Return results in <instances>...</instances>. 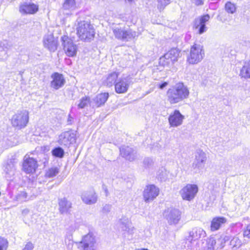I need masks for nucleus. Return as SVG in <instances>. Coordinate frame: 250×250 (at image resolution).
<instances>
[{"mask_svg": "<svg viewBox=\"0 0 250 250\" xmlns=\"http://www.w3.org/2000/svg\"><path fill=\"white\" fill-rule=\"evenodd\" d=\"M189 91L187 86L182 83H178L167 91V100L171 104L178 103L187 99Z\"/></svg>", "mask_w": 250, "mask_h": 250, "instance_id": "1", "label": "nucleus"}, {"mask_svg": "<svg viewBox=\"0 0 250 250\" xmlns=\"http://www.w3.org/2000/svg\"><path fill=\"white\" fill-rule=\"evenodd\" d=\"M77 34L81 40L90 41L94 37L95 31L93 25L89 22L82 21L78 23Z\"/></svg>", "mask_w": 250, "mask_h": 250, "instance_id": "2", "label": "nucleus"}, {"mask_svg": "<svg viewBox=\"0 0 250 250\" xmlns=\"http://www.w3.org/2000/svg\"><path fill=\"white\" fill-rule=\"evenodd\" d=\"M204 55L203 46L194 44L190 48V54L188 57L187 61L190 64H197L202 60Z\"/></svg>", "mask_w": 250, "mask_h": 250, "instance_id": "3", "label": "nucleus"}, {"mask_svg": "<svg viewBox=\"0 0 250 250\" xmlns=\"http://www.w3.org/2000/svg\"><path fill=\"white\" fill-rule=\"evenodd\" d=\"M113 32L116 38L123 41H128L136 36V32L131 29H126L125 27L116 26L113 28Z\"/></svg>", "mask_w": 250, "mask_h": 250, "instance_id": "4", "label": "nucleus"}, {"mask_svg": "<svg viewBox=\"0 0 250 250\" xmlns=\"http://www.w3.org/2000/svg\"><path fill=\"white\" fill-rule=\"evenodd\" d=\"M29 121V113L26 110H23L14 115L11 119L13 126L22 128L25 127Z\"/></svg>", "mask_w": 250, "mask_h": 250, "instance_id": "5", "label": "nucleus"}, {"mask_svg": "<svg viewBox=\"0 0 250 250\" xmlns=\"http://www.w3.org/2000/svg\"><path fill=\"white\" fill-rule=\"evenodd\" d=\"M198 191V188L195 184H187L179 191V193L184 200L190 201L196 196Z\"/></svg>", "mask_w": 250, "mask_h": 250, "instance_id": "6", "label": "nucleus"}, {"mask_svg": "<svg viewBox=\"0 0 250 250\" xmlns=\"http://www.w3.org/2000/svg\"><path fill=\"white\" fill-rule=\"evenodd\" d=\"M77 249L78 250H96L95 237L90 233L85 235L77 244Z\"/></svg>", "mask_w": 250, "mask_h": 250, "instance_id": "7", "label": "nucleus"}, {"mask_svg": "<svg viewBox=\"0 0 250 250\" xmlns=\"http://www.w3.org/2000/svg\"><path fill=\"white\" fill-rule=\"evenodd\" d=\"M63 50L67 56L70 57L76 55L78 47L73 42L66 36L61 38Z\"/></svg>", "mask_w": 250, "mask_h": 250, "instance_id": "8", "label": "nucleus"}, {"mask_svg": "<svg viewBox=\"0 0 250 250\" xmlns=\"http://www.w3.org/2000/svg\"><path fill=\"white\" fill-rule=\"evenodd\" d=\"M181 213L178 209L169 208L166 209L163 216L169 225H176L181 219Z\"/></svg>", "mask_w": 250, "mask_h": 250, "instance_id": "9", "label": "nucleus"}, {"mask_svg": "<svg viewBox=\"0 0 250 250\" xmlns=\"http://www.w3.org/2000/svg\"><path fill=\"white\" fill-rule=\"evenodd\" d=\"M207 160L206 154L202 150H197L195 154V159L192 164V168L196 173H199L205 166Z\"/></svg>", "mask_w": 250, "mask_h": 250, "instance_id": "10", "label": "nucleus"}, {"mask_svg": "<svg viewBox=\"0 0 250 250\" xmlns=\"http://www.w3.org/2000/svg\"><path fill=\"white\" fill-rule=\"evenodd\" d=\"M132 83V78L129 76L118 79L115 83V92L118 94L126 93Z\"/></svg>", "mask_w": 250, "mask_h": 250, "instance_id": "11", "label": "nucleus"}, {"mask_svg": "<svg viewBox=\"0 0 250 250\" xmlns=\"http://www.w3.org/2000/svg\"><path fill=\"white\" fill-rule=\"evenodd\" d=\"M76 140V134L71 131H67L59 136L58 142L62 146L69 147L71 144L75 143Z\"/></svg>", "mask_w": 250, "mask_h": 250, "instance_id": "12", "label": "nucleus"}, {"mask_svg": "<svg viewBox=\"0 0 250 250\" xmlns=\"http://www.w3.org/2000/svg\"><path fill=\"white\" fill-rule=\"evenodd\" d=\"M179 54L180 51L178 49L172 48L160 58V62L165 65L169 64L170 61L172 62L177 61Z\"/></svg>", "mask_w": 250, "mask_h": 250, "instance_id": "13", "label": "nucleus"}, {"mask_svg": "<svg viewBox=\"0 0 250 250\" xmlns=\"http://www.w3.org/2000/svg\"><path fill=\"white\" fill-rule=\"evenodd\" d=\"M185 117L178 110H175L169 115L168 121L171 127H176L182 125Z\"/></svg>", "mask_w": 250, "mask_h": 250, "instance_id": "14", "label": "nucleus"}, {"mask_svg": "<svg viewBox=\"0 0 250 250\" xmlns=\"http://www.w3.org/2000/svg\"><path fill=\"white\" fill-rule=\"evenodd\" d=\"M159 193V189L154 185L146 187L144 191V198L146 202L153 200Z\"/></svg>", "mask_w": 250, "mask_h": 250, "instance_id": "15", "label": "nucleus"}, {"mask_svg": "<svg viewBox=\"0 0 250 250\" xmlns=\"http://www.w3.org/2000/svg\"><path fill=\"white\" fill-rule=\"evenodd\" d=\"M38 167L37 161L33 158L25 156L23 163V170L26 173H33Z\"/></svg>", "mask_w": 250, "mask_h": 250, "instance_id": "16", "label": "nucleus"}, {"mask_svg": "<svg viewBox=\"0 0 250 250\" xmlns=\"http://www.w3.org/2000/svg\"><path fill=\"white\" fill-rule=\"evenodd\" d=\"M51 77L52 79L50 83L51 87L56 90L62 87L65 83V80L62 74L55 72L52 74Z\"/></svg>", "mask_w": 250, "mask_h": 250, "instance_id": "17", "label": "nucleus"}, {"mask_svg": "<svg viewBox=\"0 0 250 250\" xmlns=\"http://www.w3.org/2000/svg\"><path fill=\"white\" fill-rule=\"evenodd\" d=\"M206 234V232L202 228H194L189 232V235L187 237V240L190 243L192 241H196L205 237Z\"/></svg>", "mask_w": 250, "mask_h": 250, "instance_id": "18", "label": "nucleus"}, {"mask_svg": "<svg viewBox=\"0 0 250 250\" xmlns=\"http://www.w3.org/2000/svg\"><path fill=\"white\" fill-rule=\"evenodd\" d=\"M43 45L44 47L47 48L51 52H54L57 48V42L54 36L51 35H47L43 38Z\"/></svg>", "mask_w": 250, "mask_h": 250, "instance_id": "19", "label": "nucleus"}, {"mask_svg": "<svg viewBox=\"0 0 250 250\" xmlns=\"http://www.w3.org/2000/svg\"><path fill=\"white\" fill-rule=\"evenodd\" d=\"M121 155L129 161H132L136 157V151L128 146H122L120 148Z\"/></svg>", "mask_w": 250, "mask_h": 250, "instance_id": "20", "label": "nucleus"}, {"mask_svg": "<svg viewBox=\"0 0 250 250\" xmlns=\"http://www.w3.org/2000/svg\"><path fill=\"white\" fill-rule=\"evenodd\" d=\"M59 210L61 214H67L70 213L72 208L71 202L66 198L59 199Z\"/></svg>", "mask_w": 250, "mask_h": 250, "instance_id": "21", "label": "nucleus"}, {"mask_svg": "<svg viewBox=\"0 0 250 250\" xmlns=\"http://www.w3.org/2000/svg\"><path fill=\"white\" fill-rule=\"evenodd\" d=\"M38 6L34 3H24L20 7L21 12L25 14H34L38 11Z\"/></svg>", "mask_w": 250, "mask_h": 250, "instance_id": "22", "label": "nucleus"}, {"mask_svg": "<svg viewBox=\"0 0 250 250\" xmlns=\"http://www.w3.org/2000/svg\"><path fill=\"white\" fill-rule=\"evenodd\" d=\"M83 201L88 205L95 204L97 200V197L93 191H88L83 193L82 195Z\"/></svg>", "mask_w": 250, "mask_h": 250, "instance_id": "23", "label": "nucleus"}, {"mask_svg": "<svg viewBox=\"0 0 250 250\" xmlns=\"http://www.w3.org/2000/svg\"><path fill=\"white\" fill-rule=\"evenodd\" d=\"M226 221V219L223 217L214 218L211 222V230L213 231L218 230Z\"/></svg>", "mask_w": 250, "mask_h": 250, "instance_id": "24", "label": "nucleus"}, {"mask_svg": "<svg viewBox=\"0 0 250 250\" xmlns=\"http://www.w3.org/2000/svg\"><path fill=\"white\" fill-rule=\"evenodd\" d=\"M108 97L109 95L108 93H102L97 95L93 99L95 106L99 107L104 104L108 99Z\"/></svg>", "mask_w": 250, "mask_h": 250, "instance_id": "25", "label": "nucleus"}, {"mask_svg": "<svg viewBox=\"0 0 250 250\" xmlns=\"http://www.w3.org/2000/svg\"><path fill=\"white\" fill-rule=\"evenodd\" d=\"M240 76L245 79L250 78V61L246 62L240 72Z\"/></svg>", "mask_w": 250, "mask_h": 250, "instance_id": "26", "label": "nucleus"}, {"mask_svg": "<svg viewBox=\"0 0 250 250\" xmlns=\"http://www.w3.org/2000/svg\"><path fill=\"white\" fill-rule=\"evenodd\" d=\"M119 73L113 72L109 74L105 81V84L109 86H112L113 85H115L116 82L118 80V77Z\"/></svg>", "mask_w": 250, "mask_h": 250, "instance_id": "27", "label": "nucleus"}, {"mask_svg": "<svg viewBox=\"0 0 250 250\" xmlns=\"http://www.w3.org/2000/svg\"><path fill=\"white\" fill-rule=\"evenodd\" d=\"M4 171L8 175V177L10 178L12 176L14 175L15 171V162L11 160L8 161L5 166Z\"/></svg>", "mask_w": 250, "mask_h": 250, "instance_id": "28", "label": "nucleus"}, {"mask_svg": "<svg viewBox=\"0 0 250 250\" xmlns=\"http://www.w3.org/2000/svg\"><path fill=\"white\" fill-rule=\"evenodd\" d=\"M63 8L65 10H73L76 8L75 0H65L63 4Z\"/></svg>", "mask_w": 250, "mask_h": 250, "instance_id": "29", "label": "nucleus"}, {"mask_svg": "<svg viewBox=\"0 0 250 250\" xmlns=\"http://www.w3.org/2000/svg\"><path fill=\"white\" fill-rule=\"evenodd\" d=\"M90 103V100L89 97L84 96L82 97L78 104L79 109H83L86 107Z\"/></svg>", "mask_w": 250, "mask_h": 250, "instance_id": "30", "label": "nucleus"}, {"mask_svg": "<svg viewBox=\"0 0 250 250\" xmlns=\"http://www.w3.org/2000/svg\"><path fill=\"white\" fill-rule=\"evenodd\" d=\"M171 2V0H157V8L160 12L164 10L165 7Z\"/></svg>", "mask_w": 250, "mask_h": 250, "instance_id": "31", "label": "nucleus"}, {"mask_svg": "<svg viewBox=\"0 0 250 250\" xmlns=\"http://www.w3.org/2000/svg\"><path fill=\"white\" fill-rule=\"evenodd\" d=\"M59 173V169L57 167H51L46 170L45 177L52 178L56 176Z\"/></svg>", "mask_w": 250, "mask_h": 250, "instance_id": "32", "label": "nucleus"}, {"mask_svg": "<svg viewBox=\"0 0 250 250\" xmlns=\"http://www.w3.org/2000/svg\"><path fill=\"white\" fill-rule=\"evenodd\" d=\"M52 155L56 157L62 158L64 156V152L62 147L58 146L54 148L52 150Z\"/></svg>", "mask_w": 250, "mask_h": 250, "instance_id": "33", "label": "nucleus"}, {"mask_svg": "<svg viewBox=\"0 0 250 250\" xmlns=\"http://www.w3.org/2000/svg\"><path fill=\"white\" fill-rule=\"evenodd\" d=\"M134 231L135 228L134 227L132 226L123 231V235L125 238L129 240L132 238Z\"/></svg>", "mask_w": 250, "mask_h": 250, "instance_id": "34", "label": "nucleus"}, {"mask_svg": "<svg viewBox=\"0 0 250 250\" xmlns=\"http://www.w3.org/2000/svg\"><path fill=\"white\" fill-rule=\"evenodd\" d=\"M195 27L196 29H198V33L199 34H202L207 30V27L206 24L200 23L198 21H195Z\"/></svg>", "mask_w": 250, "mask_h": 250, "instance_id": "35", "label": "nucleus"}, {"mask_svg": "<svg viewBox=\"0 0 250 250\" xmlns=\"http://www.w3.org/2000/svg\"><path fill=\"white\" fill-rule=\"evenodd\" d=\"M241 240L237 237H233L230 241V245L232 246L234 250H236L241 246Z\"/></svg>", "mask_w": 250, "mask_h": 250, "instance_id": "36", "label": "nucleus"}, {"mask_svg": "<svg viewBox=\"0 0 250 250\" xmlns=\"http://www.w3.org/2000/svg\"><path fill=\"white\" fill-rule=\"evenodd\" d=\"M143 164V167L145 169H149L152 167L154 165V162L152 159L147 157L144 159Z\"/></svg>", "mask_w": 250, "mask_h": 250, "instance_id": "37", "label": "nucleus"}, {"mask_svg": "<svg viewBox=\"0 0 250 250\" xmlns=\"http://www.w3.org/2000/svg\"><path fill=\"white\" fill-rule=\"evenodd\" d=\"M235 5L231 2H227L225 5V9L226 11L230 14H233L236 11Z\"/></svg>", "mask_w": 250, "mask_h": 250, "instance_id": "38", "label": "nucleus"}, {"mask_svg": "<svg viewBox=\"0 0 250 250\" xmlns=\"http://www.w3.org/2000/svg\"><path fill=\"white\" fill-rule=\"evenodd\" d=\"M168 172L164 168L160 169L158 172L157 176L161 181H165L168 178Z\"/></svg>", "mask_w": 250, "mask_h": 250, "instance_id": "39", "label": "nucleus"}, {"mask_svg": "<svg viewBox=\"0 0 250 250\" xmlns=\"http://www.w3.org/2000/svg\"><path fill=\"white\" fill-rule=\"evenodd\" d=\"M132 224L128 218L123 217L119 220V226L120 229L123 227Z\"/></svg>", "mask_w": 250, "mask_h": 250, "instance_id": "40", "label": "nucleus"}, {"mask_svg": "<svg viewBox=\"0 0 250 250\" xmlns=\"http://www.w3.org/2000/svg\"><path fill=\"white\" fill-rule=\"evenodd\" d=\"M11 44L7 41L0 42V50L6 52L10 49Z\"/></svg>", "mask_w": 250, "mask_h": 250, "instance_id": "41", "label": "nucleus"}, {"mask_svg": "<svg viewBox=\"0 0 250 250\" xmlns=\"http://www.w3.org/2000/svg\"><path fill=\"white\" fill-rule=\"evenodd\" d=\"M8 247V241L4 238L0 237V250H7Z\"/></svg>", "mask_w": 250, "mask_h": 250, "instance_id": "42", "label": "nucleus"}, {"mask_svg": "<svg viewBox=\"0 0 250 250\" xmlns=\"http://www.w3.org/2000/svg\"><path fill=\"white\" fill-rule=\"evenodd\" d=\"M215 239L213 237L209 238L207 241L208 249L209 250H214L215 249Z\"/></svg>", "mask_w": 250, "mask_h": 250, "instance_id": "43", "label": "nucleus"}, {"mask_svg": "<svg viewBox=\"0 0 250 250\" xmlns=\"http://www.w3.org/2000/svg\"><path fill=\"white\" fill-rule=\"evenodd\" d=\"M210 18L208 14L204 15L201 17L199 20H196L198 22L206 24V22L208 21Z\"/></svg>", "mask_w": 250, "mask_h": 250, "instance_id": "44", "label": "nucleus"}, {"mask_svg": "<svg viewBox=\"0 0 250 250\" xmlns=\"http://www.w3.org/2000/svg\"><path fill=\"white\" fill-rule=\"evenodd\" d=\"M244 237L250 238V224L247 225L245 230L244 231Z\"/></svg>", "mask_w": 250, "mask_h": 250, "instance_id": "45", "label": "nucleus"}, {"mask_svg": "<svg viewBox=\"0 0 250 250\" xmlns=\"http://www.w3.org/2000/svg\"><path fill=\"white\" fill-rule=\"evenodd\" d=\"M33 244L31 242H29L26 244L25 247L22 250H33Z\"/></svg>", "mask_w": 250, "mask_h": 250, "instance_id": "46", "label": "nucleus"}, {"mask_svg": "<svg viewBox=\"0 0 250 250\" xmlns=\"http://www.w3.org/2000/svg\"><path fill=\"white\" fill-rule=\"evenodd\" d=\"M19 198L26 201L27 198V193L25 192V191L21 192L19 195Z\"/></svg>", "mask_w": 250, "mask_h": 250, "instance_id": "47", "label": "nucleus"}, {"mask_svg": "<svg viewBox=\"0 0 250 250\" xmlns=\"http://www.w3.org/2000/svg\"><path fill=\"white\" fill-rule=\"evenodd\" d=\"M111 206L110 205L106 204L103 207V211L104 212L107 213L111 210Z\"/></svg>", "mask_w": 250, "mask_h": 250, "instance_id": "48", "label": "nucleus"}, {"mask_svg": "<svg viewBox=\"0 0 250 250\" xmlns=\"http://www.w3.org/2000/svg\"><path fill=\"white\" fill-rule=\"evenodd\" d=\"M196 5L199 6L204 4L203 0H191Z\"/></svg>", "mask_w": 250, "mask_h": 250, "instance_id": "49", "label": "nucleus"}, {"mask_svg": "<svg viewBox=\"0 0 250 250\" xmlns=\"http://www.w3.org/2000/svg\"><path fill=\"white\" fill-rule=\"evenodd\" d=\"M167 82H164L160 84H159V87L160 89H163L164 87H165L167 85Z\"/></svg>", "mask_w": 250, "mask_h": 250, "instance_id": "50", "label": "nucleus"}, {"mask_svg": "<svg viewBox=\"0 0 250 250\" xmlns=\"http://www.w3.org/2000/svg\"><path fill=\"white\" fill-rule=\"evenodd\" d=\"M29 212V210L28 208H24L22 210V214L23 215H26Z\"/></svg>", "mask_w": 250, "mask_h": 250, "instance_id": "51", "label": "nucleus"}, {"mask_svg": "<svg viewBox=\"0 0 250 250\" xmlns=\"http://www.w3.org/2000/svg\"><path fill=\"white\" fill-rule=\"evenodd\" d=\"M132 226V225L130 224L129 225H127L126 226L123 227V228H120V229H121V231L123 232L124 230H126V229H127L128 228H129Z\"/></svg>", "mask_w": 250, "mask_h": 250, "instance_id": "52", "label": "nucleus"}, {"mask_svg": "<svg viewBox=\"0 0 250 250\" xmlns=\"http://www.w3.org/2000/svg\"><path fill=\"white\" fill-rule=\"evenodd\" d=\"M72 120H73V118L69 114L68 115V120H67L68 124H71Z\"/></svg>", "mask_w": 250, "mask_h": 250, "instance_id": "53", "label": "nucleus"}]
</instances>
